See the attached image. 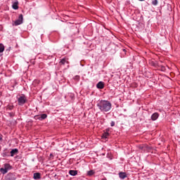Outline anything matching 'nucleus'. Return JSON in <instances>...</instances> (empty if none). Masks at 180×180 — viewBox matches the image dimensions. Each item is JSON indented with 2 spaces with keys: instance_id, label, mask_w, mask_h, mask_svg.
<instances>
[{
  "instance_id": "6e6552de",
  "label": "nucleus",
  "mask_w": 180,
  "mask_h": 180,
  "mask_svg": "<svg viewBox=\"0 0 180 180\" xmlns=\"http://www.w3.org/2000/svg\"><path fill=\"white\" fill-rule=\"evenodd\" d=\"M160 117V114L158 112H155L151 115V120L155 121Z\"/></svg>"
},
{
  "instance_id": "f8f14e48",
  "label": "nucleus",
  "mask_w": 180,
  "mask_h": 180,
  "mask_svg": "<svg viewBox=\"0 0 180 180\" xmlns=\"http://www.w3.org/2000/svg\"><path fill=\"white\" fill-rule=\"evenodd\" d=\"M18 149H16V148H15V149H13V150L11 151V157H13V155L18 154Z\"/></svg>"
},
{
  "instance_id": "bb28decb",
  "label": "nucleus",
  "mask_w": 180,
  "mask_h": 180,
  "mask_svg": "<svg viewBox=\"0 0 180 180\" xmlns=\"http://www.w3.org/2000/svg\"><path fill=\"white\" fill-rule=\"evenodd\" d=\"M0 151H1V146H0Z\"/></svg>"
},
{
  "instance_id": "423d86ee",
  "label": "nucleus",
  "mask_w": 180,
  "mask_h": 180,
  "mask_svg": "<svg viewBox=\"0 0 180 180\" xmlns=\"http://www.w3.org/2000/svg\"><path fill=\"white\" fill-rule=\"evenodd\" d=\"M60 65H65V64H70L68 61V58H63L59 62Z\"/></svg>"
},
{
  "instance_id": "4468645a",
  "label": "nucleus",
  "mask_w": 180,
  "mask_h": 180,
  "mask_svg": "<svg viewBox=\"0 0 180 180\" xmlns=\"http://www.w3.org/2000/svg\"><path fill=\"white\" fill-rule=\"evenodd\" d=\"M110 128L106 129L104 130V134H105V136H110Z\"/></svg>"
},
{
  "instance_id": "20e7f679",
  "label": "nucleus",
  "mask_w": 180,
  "mask_h": 180,
  "mask_svg": "<svg viewBox=\"0 0 180 180\" xmlns=\"http://www.w3.org/2000/svg\"><path fill=\"white\" fill-rule=\"evenodd\" d=\"M22 23H23V15L20 14L18 19L14 22V25L19 26V25H22Z\"/></svg>"
},
{
  "instance_id": "0eeeda50",
  "label": "nucleus",
  "mask_w": 180,
  "mask_h": 180,
  "mask_svg": "<svg viewBox=\"0 0 180 180\" xmlns=\"http://www.w3.org/2000/svg\"><path fill=\"white\" fill-rule=\"evenodd\" d=\"M96 87L98 88V89H103L105 88V83H103V82H99L96 84Z\"/></svg>"
},
{
  "instance_id": "6ab92c4d",
  "label": "nucleus",
  "mask_w": 180,
  "mask_h": 180,
  "mask_svg": "<svg viewBox=\"0 0 180 180\" xmlns=\"http://www.w3.org/2000/svg\"><path fill=\"white\" fill-rule=\"evenodd\" d=\"M94 174H95V172H94V170H90L88 172V175H89V176L94 175Z\"/></svg>"
},
{
  "instance_id": "b1692460",
  "label": "nucleus",
  "mask_w": 180,
  "mask_h": 180,
  "mask_svg": "<svg viewBox=\"0 0 180 180\" xmlns=\"http://www.w3.org/2000/svg\"><path fill=\"white\" fill-rule=\"evenodd\" d=\"M102 180H107L106 178H103Z\"/></svg>"
},
{
  "instance_id": "f3484780",
  "label": "nucleus",
  "mask_w": 180,
  "mask_h": 180,
  "mask_svg": "<svg viewBox=\"0 0 180 180\" xmlns=\"http://www.w3.org/2000/svg\"><path fill=\"white\" fill-rule=\"evenodd\" d=\"M13 108H15L13 105H8L6 107V110H13Z\"/></svg>"
},
{
  "instance_id": "f257e3e1",
  "label": "nucleus",
  "mask_w": 180,
  "mask_h": 180,
  "mask_svg": "<svg viewBox=\"0 0 180 180\" xmlns=\"http://www.w3.org/2000/svg\"><path fill=\"white\" fill-rule=\"evenodd\" d=\"M97 106L101 112H109L112 109V103L109 101L102 100L97 104Z\"/></svg>"
},
{
  "instance_id": "5701e85b",
  "label": "nucleus",
  "mask_w": 180,
  "mask_h": 180,
  "mask_svg": "<svg viewBox=\"0 0 180 180\" xmlns=\"http://www.w3.org/2000/svg\"><path fill=\"white\" fill-rule=\"evenodd\" d=\"M9 116H10L11 117H13V116H15V112H10V113H9Z\"/></svg>"
},
{
  "instance_id": "aec40b11",
  "label": "nucleus",
  "mask_w": 180,
  "mask_h": 180,
  "mask_svg": "<svg viewBox=\"0 0 180 180\" xmlns=\"http://www.w3.org/2000/svg\"><path fill=\"white\" fill-rule=\"evenodd\" d=\"M101 137L102 141H105V140H106V139H108V136H102Z\"/></svg>"
},
{
  "instance_id": "ddd939ff",
  "label": "nucleus",
  "mask_w": 180,
  "mask_h": 180,
  "mask_svg": "<svg viewBox=\"0 0 180 180\" xmlns=\"http://www.w3.org/2000/svg\"><path fill=\"white\" fill-rule=\"evenodd\" d=\"M40 178H41L40 173L34 174V179H40Z\"/></svg>"
},
{
  "instance_id": "2eb2a0df",
  "label": "nucleus",
  "mask_w": 180,
  "mask_h": 180,
  "mask_svg": "<svg viewBox=\"0 0 180 180\" xmlns=\"http://www.w3.org/2000/svg\"><path fill=\"white\" fill-rule=\"evenodd\" d=\"M39 119V120H44V119H47L46 114H41Z\"/></svg>"
},
{
  "instance_id": "7ed1b4c3",
  "label": "nucleus",
  "mask_w": 180,
  "mask_h": 180,
  "mask_svg": "<svg viewBox=\"0 0 180 180\" xmlns=\"http://www.w3.org/2000/svg\"><path fill=\"white\" fill-rule=\"evenodd\" d=\"M27 101V99L26 98V96L25 95L20 96L18 98V102L19 106H23V105H25Z\"/></svg>"
},
{
  "instance_id": "f03ea898",
  "label": "nucleus",
  "mask_w": 180,
  "mask_h": 180,
  "mask_svg": "<svg viewBox=\"0 0 180 180\" xmlns=\"http://www.w3.org/2000/svg\"><path fill=\"white\" fill-rule=\"evenodd\" d=\"M12 169V166L8 163H5L4 165V167L0 168V172L5 175V174H8V171H11Z\"/></svg>"
},
{
  "instance_id": "1a4fd4ad",
  "label": "nucleus",
  "mask_w": 180,
  "mask_h": 180,
  "mask_svg": "<svg viewBox=\"0 0 180 180\" xmlns=\"http://www.w3.org/2000/svg\"><path fill=\"white\" fill-rule=\"evenodd\" d=\"M119 176L120 179H124L125 178H127V174H126V172H121L119 173Z\"/></svg>"
},
{
  "instance_id": "dca6fc26",
  "label": "nucleus",
  "mask_w": 180,
  "mask_h": 180,
  "mask_svg": "<svg viewBox=\"0 0 180 180\" xmlns=\"http://www.w3.org/2000/svg\"><path fill=\"white\" fill-rule=\"evenodd\" d=\"M5 51V46L4 44H0V53H4Z\"/></svg>"
},
{
  "instance_id": "9d476101",
  "label": "nucleus",
  "mask_w": 180,
  "mask_h": 180,
  "mask_svg": "<svg viewBox=\"0 0 180 180\" xmlns=\"http://www.w3.org/2000/svg\"><path fill=\"white\" fill-rule=\"evenodd\" d=\"M69 174H70V175H72V176H75V175L78 174V171H77V170H70Z\"/></svg>"
},
{
  "instance_id": "a211bd4d",
  "label": "nucleus",
  "mask_w": 180,
  "mask_h": 180,
  "mask_svg": "<svg viewBox=\"0 0 180 180\" xmlns=\"http://www.w3.org/2000/svg\"><path fill=\"white\" fill-rule=\"evenodd\" d=\"M152 4H153L154 6H157V5H158V0L152 1Z\"/></svg>"
},
{
  "instance_id": "412c9836",
  "label": "nucleus",
  "mask_w": 180,
  "mask_h": 180,
  "mask_svg": "<svg viewBox=\"0 0 180 180\" xmlns=\"http://www.w3.org/2000/svg\"><path fill=\"white\" fill-rule=\"evenodd\" d=\"M74 79H75V81H79V75H76V76L74 77Z\"/></svg>"
},
{
  "instance_id": "39448f33",
  "label": "nucleus",
  "mask_w": 180,
  "mask_h": 180,
  "mask_svg": "<svg viewBox=\"0 0 180 180\" xmlns=\"http://www.w3.org/2000/svg\"><path fill=\"white\" fill-rule=\"evenodd\" d=\"M139 150H141L142 151H150V150H152V148L150 146H148L147 145H142V146H139Z\"/></svg>"
},
{
  "instance_id": "9b49d317",
  "label": "nucleus",
  "mask_w": 180,
  "mask_h": 180,
  "mask_svg": "<svg viewBox=\"0 0 180 180\" xmlns=\"http://www.w3.org/2000/svg\"><path fill=\"white\" fill-rule=\"evenodd\" d=\"M18 5H19V3L18 1L14 2L12 5L13 9H15V10L19 9V6Z\"/></svg>"
},
{
  "instance_id": "393cba45",
  "label": "nucleus",
  "mask_w": 180,
  "mask_h": 180,
  "mask_svg": "<svg viewBox=\"0 0 180 180\" xmlns=\"http://www.w3.org/2000/svg\"><path fill=\"white\" fill-rule=\"evenodd\" d=\"M0 140H2V137L0 136Z\"/></svg>"
},
{
  "instance_id": "4be33fe9",
  "label": "nucleus",
  "mask_w": 180,
  "mask_h": 180,
  "mask_svg": "<svg viewBox=\"0 0 180 180\" xmlns=\"http://www.w3.org/2000/svg\"><path fill=\"white\" fill-rule=\"evenodd\" d=\"M115 124V121H112V122H110V126H111V127H114Z\"/></svg>"
},
{
  "instance_id": "a878e982",
  "label": "nucleus",
  "mask_w": 180,
  "mask_h": 180,
  "mask_svg": "<svg viewBox=\"0 0 180 180\" xmlns=\"http://www.w3.org/2000/svg\"><path fill=\"white\" fill-rule=\"evenodd\" d=\"M139 1H144V0H139Z\"/></svg>"
}]
</instances>
